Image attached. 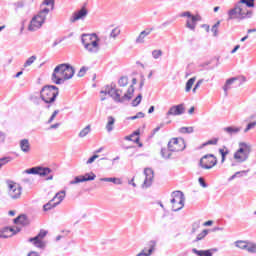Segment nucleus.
Masks as SVG:
<instances>
[{"label": "nucleus", "mask_w": 256, "mask_h": 256, "mask_svg": "<svg viewBox=\"0 0 256 256\" xmlns=\"http://www.w3.org/2000/svg\"><path fill=\"white\" fill-rule=\"evenodd\" d=\"M247 7H255V0H240L233 8L228 10L227 21H245V19L253 18V10H249Z\"/></svg>", "instance_id": "1"}, {"label": "nucleus", "mask_w": 256, "mask_h": 256, "mask_svg": "<svg viewBox=\"0 0 256 256\" xmlns=\"http://www.w3.org/2000/svg\"><path fill=\"white\" fill-rule=\"evenodd\" d=\"M134 85H137V78L132 79V85H130L124 95L123 90L116 89L115 85H106L100 91V95H109V97H111L115 103H125L126 101H131V99H133V95L135 93Z\"/></svg>", "instance_id": "2"}, {"label": "nucleus", "mask_w": 256, "mask_h": 256, "mask_svg": "<svg viewBox=\"0 0 256 256\" xmlns=\"http://www.w3.org/2000/svg\"><path fill=\"white\" fill-rule=\"evenodd\" d=\"M75 75V68L71 64L63 63L59 64L54 68L51 79L55 85H63L65 81L73 79Z\"/></svg>", "instance_id": "3"}, {"label": "nucleus", "mask_w": 256, "mask_h": 256, "mask_svg": "<svg viewBox=\"0 0 256 256\" xmlns=\"http://www.w3.org/2000/svg\"><path fill=\"white\" fill-rule=\"evenodd\" d=\"M50 11L51 10L49 8H43L37 15L33 16L28 25V31H39V29H41V27H43L45 24V21H47V16L49 15Z\"/></svg>", "instance_id": "4"}, {"label": "nucleus", "mask_w": 256, "mask_h": 256, "mask_svg": "<svg viewBox=\"0 0 256 256\" xmlns=\"http://www.w3.org/2000/svg\"><path fill=\"white\" fill-rule=\"evenodd\" d=\"M81 41L88 53H99V38L97 34H83Z\"/></svg>", "instance_id": "5"}, {"label": "nucleus", "mask_w": 256, "mask_h": 256, "mask_svg": "<svg viewBox=\"0 0 256 256\" xmlns=\"http://www.w3.org/2000/svg\"><path fill=\"white\" fill-rule=\"evenodd\" d=\"M59 95V88L53 85H46L42 87L40 90V99L44 101V103L50 104L55 103V99Z\"/></svg>", "instance_id": "6"}, {"label": "nucleus", "mask_w": 256, "mask_h": 256, "mask_svg": "<svg viewBox=\"0 0 256 256\" xmlns=\"http://www.w3.org/2000/svg\"><path fill=\"white\" fill-rule=\"evenodd\" d=\"M171 197L170 203L172 204V211H181V209L185 207V194L181 191H174Z\"/></svg>", "instance_id": "7"}, {"label": "nucleus", "mask_w": 256, "mask_h": 256, "mask_svg": "<svg viewBox=\"0 0 256 256\" xmlns=\"http://www.w3.org/2000/svg\"><path fill=\"white\" fill-rule=\"evenodd\" d=\"M249 153H251V145L245 143V142H240L239 143V149L238 151L234 154V159L238 161V163H243L249 159Z\"/></svg>", "instance_id": "8"}, {"label": "nucleus", "mask_w": 256, "mask_h": 256, "mask_svg": "<svg viewBox=\"0 0 256 256\" xmlns=\"http://www.w3.org/2000/svg\"><path fill=\"white\" fill-rule=\"evenodd\" d=\"M179 17H186V28L190 31H195L197 22L201 21V15H192L190 11L180 13Z\"/></svg>", "instance_id": "9"}, {"label": "nucleus", "mask_w": 256, "mask_h": 256, "mask_svg": "<svg viewBox=\"0 0 256 256\" xmlns=\"http://www.w3.org/2000/svg\"><path fill=\"white\" fill-rule=\"evenodd\" d=\"M47 233H49L47 230H40L37 236L33 238H29V243H32L34 247H37V249H45L47 247V242L43 241L45 237H47Z\"/></svg>", "instance_id": "10"}, {"label": "nucleus", "mask_w": 256, "mask_h": 256, "mask_svg": "<svg viewBox=\"0 0 256 256\" xmlns=\"http://www.w3.org/2000/svg\"><path fill=\"white\" fill-rule=\"evenodd\" d=\"M215 165H217V157L213 154H206L199 161V167H201V169H213Z\"/></svg>", "instance_id": "11"}, {"label": "nucleus", "mask_w": 256, "mask_h": 256, "mask_svg": "<svg viewBox=\"0 0 256 256\" xmlns=\"http://www.w3.org/2000/svg\"><path fill=\"white\" fill-rule=\"evenodd\" d=\"M53 170L50 168H43L41 166L32 167L23 171L25 175H39L40 177H47V175H51Z\"/></svg>", "instance_id": "12"}, {"label": "nucleus", "mask_w": 256, "mask_h": 256, "mask_svg": "<svg viewBox=\"0 0 256 256\" xmlns=\"http://www.w3.org/2000/svg\"><path fill=\"white\" fill-rule=\"evenodd\" d=\"M185 140L183 138H172L168 142V148L172 153H179V151H185Z\"/></svg>", "instance_id": "13"}, {"label": "nucleus", "mask_w": 256, "mask_h": 256, "mask_svg": "<svg viewBox=\"0 0 256 256\" xmlns=\"http://www.w3.org/2000/svg\"><path fill=\"white\" fill-rule=\"evenodd\" d=\"M22 188L15 182H8V195L12 199H20Z\"/></svg>", "instance_id": "14"}, {"label": "nucleus", "mask_w": 256, "mask_h": 256, "mask_svg": "<svg viewBox=\"0 0 256 256\" xmlns=\"http://www.w3.org/2000/svg\"><path fill=\"white\" fill-rule=\"evenodd\" d=\"M96 177L97 175L93 172L86 173L84 175L76 176L69 182V185H77L79 183H85L86 181H95Z\"/></svg>", "instance_id": "15"}, {"label": "nucleus", "mask_w": 256, "mask_h": 256, "mask_svg": "<svg viewBox=\"0 0 256 256\" xmlns=\"http://www.w3.org/2000/svg\"><path fill=\"white\" fill-rule=\"evenodd\" d=\"M183 113H185V106L183 104H178L169 108L166 117H177L183 115Z\"/></svg>", "instance_id": "16"}, {"label": "nucleus", "mask_w": 256, "mask_h": 256, "mask_svg": "<svg viewBox=\"0 0 256 256\" xmlns=\"http://www.w3.org/2000/svg\"><path fill=\"white\" fill-rule=\"evenodd\" d=\"M144 175H145V179H144L143 187H146V188L151 187V185H153V179L155 177L153 169L145 168Z\"/></svg>", "instance_id": "17"}, {"label": "nucleus", "mask_w": 256, "mask_h": 256, "mask_svg": "<svg viewBox=\"0 0 256 256\" xmlns=\"http://www.w3.org/2000/svg\"><path fill=\"white\" fill-rule=\"evenodd\" d=\"M89 11L87 8L82 7L80 10L73 13L72 17L70 18L71 23H75L77 21H81L87 17Z\"/></svg>", "instance_id": "18"}, {"label": "nucleus", "mask_w": 256, "mask_h": 256, "mask_svg": "<svg viewBox=\"0 0 256 256\" xmlns=\"http://www.w3.org/2000/svg\"><path fill=\"white\" fill-rule=\"evenodd\" d=\"M237 81H239V77H232V78H229L228 80H226V83L223 86V91H224L225 97H227V95H229V90L233 89V85H235V83H237Z\"/></svg>", "instance_id": "19"}, {"label": "nucleus", "mask_w": 256, "mask_h": 256, "mask_svg": "<svg viewBox=\"0 0 256 256\" xmlns=\"http://www.w3.org/2000/svg\"><path fill=\"white\" fill-rule=\"evenodd\" d=\"M148 35H151V30L149 29L143 30L142 32H140L139 36L136 38L135 43L137 45H141L145 43V37H147Z\"/></svg>", "instance_id": "20"}, {"label": "nucleus", "mask_w": 256, "mask_h": 256, "mask_svg": "<svg viewBox=\"0 0 256 256\" xmlns=\"http://www.w3.org/2000/svg\"><path fill=\"white\" fill-rule=\"evenodd\" d=\"M20 149L23 153H30L31 152V144L29 143L28 139L20 140Z\"/></svg>", "instance_id": "21"}, {"label": "nucleus", "mask_w": 256, "mask_h": 256, "mask_svg": "<svg viewBox=\"0 0 256 256\" xmlns=\"http://www.w3.org/2000/svg\"><path fill=\"white\" fill-rule=\"evenodd\" d=\"M115 129V118L113 116L107 117V123H106V131L107 133H111Z\"/></svg>", "instance_id": "22"}, {"label": "nucleus", "mask_w": 256, "mask_h": 256, "mask_svg": "<svg viewBox=\"0 0 256 256\" xmlns=\"http://www.w3.org/2000/svg\"><path fill=\"white\" fill-rule=\"evenodd\" d=\"M65 190H61L55 194L52 200L56 201V205H60L63 199H65Z\"/></svg>", "instance_id": "23"}, {"label": "nucleus", "mask_w": 256, "mask_h": 256, "mask_svg": "<svg viewBox=\"0 0 256 256\" xmlns=\"http://www.w3.org/2000/svg\"><path fill=\"white\" fill-rule=\"evenodd\" d=\"M192 253L198 256H213V250H197L196 248H193Z\"/></svg>", "instance_id": "24"}, {"label": "nucleus", "mask_w": 256, "mask_h": 256, "mask_svg": "<svg viewBox=\"0 0 256 256\" xmlns=\"http://www.w3.org/2000/svg\"><path fill=\"white\" fill-rule=\"evenodd\" d=\"M223 131L225 133H228V135H237V133L241 132V127L229 126V127L223 128Z\"/></svg>", "instance_id": "25"}, {"label": "nucleus", "mask_w": 256, "mask_h": 256, "mask_svg": "<svg viewBox=\"0 0 256 256\" xmlns=\"http://www.w3.org/2000/svg\"><path fill=\"white\" fill-rule=\"evenodd\" d=\"M100 181L104 182V183H114V185H122L123 181H121V179L119 178H100Z\"/></svg>", "instance_id": "26"}, {"label": "nucleus", "mask_w": 256, "mask_h": 256, "mask_svg": "<svg viewBox=\"0 0 256 256\" xmlns=\"http://www.w3.org/2000/svg\"><path fill=\"white\" fill-rule=\"evenodd\" d=\"M172 155H173V151H171L169 148H162L161 149V157L163 159H171Z\"/></svg>", "instance_id": "27"}, {"label": "nucleus", "mask_w": 256, "mask_h": 256, "mask_svg": "<svg viewBox=\"0 0 256 256\" xmlns=\"http://www.w3.org/2000/svg\"><path fill=\"white\" fill-rule=\"evenodd\" d=\"M195 81H197V77H192L186 82V87H185L186 93H189V91L193 89V85H195Z\"/></svg>", "instance_id": "28"}, {"label": "nucleus", "mask_w": 256, "mask_h": 256, "mask_svg": "<svg viewBox=\"0 0 256 256\" xmlns=\"http://www.w3.org/2000/svg\"><path fill=\"white\" fill-rule=\"evenodd\" d=\"M14 223L20 224V225H27L28 220L26 215H20L17 218L14 219Z\"/></svg>", "instance_id": "29"}, {"label": "nucleus", "mask_w": 256, "mask_h": 256, "mask_svg": "<svg viewBox=\"0 0 256 256\" xmlns=\"http://www.w3.org/2000/svg\"><path fill=\"white\" fill-rule=\"evenodd\" d=\"M57 205L59 204H57V202H55V200L52 199L43 206V209L44 211H51V209H54V207H57Z\"/></svg>", "instance_id": "30"}, {"label": "nucleus", "mask_w": 256, "mask_h": 256, "mask_svg": "<svg viewBox=\"0 0 256 256\" xmlns=\"http://www.w3.org/2000/svg\"><path fill=\"white\" fill-rule=\"evenodd\" d=\"M90 133H91V125H87L84 129H82L79 132L78 137L83 139V137H87V135L90 134Z\"/></svg>", "instance_id": "31"}, {"label": "nucleus", "mask_w": 256, "mask_h": 256, "mask_svg": "<svg viewBox=\"0 0 256 256\" xmlns=\"http://www.w3.org/2000/svg\"><path fill=\"white\" fill-rule=\"evenodd\" d=\"M221 25V20H218L211 28V32L213 33V37L219 36V26Z\"/></svg>", "instance_id": "32"}, {"label": "nucleus", "mask_w": 256, "mask_h": 256, "mask_svg": "<svg viewBox=\"0 0 256 256\" xmlns=\"http://www.w3.org/2000/svg\"><path fill=\"white\" fill-rule=\"evenodd\" d=\"M235 245H236V247H238V249H243V250L247 251V249L249 247V242H245L243 240H238L235 242Z\"/></svg>", "instance_id": "33"}, {"label": "nucleus", "mask_w": 256, "mask_h": 256, "mask_svg": "<svg viewBox=\"0 0 256 256\" xmlns=\"http://www.w3.org/2000/svg\"><path fill=\"white\" fill-rule=\"evenodd\" d=\"M119 35H121V29H119V27L112 29L110 32L111 39H117V37H119Z\"/></svg>", "instance_id": "34"}, {"label": "nucleus", "mask_w": 256, "mask_h": 256, "mask_svg": "<svg viewBox=\"0 0 256 256\" xmlns=\"http://www.w3.org/2000/svg\"><path fill=\"white\" fill-rule=\"evenodd\" d=\"M118 85H119V87H127V85H129V78L122 76L118 80Z\"/></svg>", "instance_id": "35"}, {"label": "nucleus", "mask_w": 256, "mask_h": 256, "mask_svg": "<svg viewBox=\"0 0 256 256\" xmlns=\"http://www.w3.org/2000/svg\"><path fill=\"white\" fill-rule=\"evenodd\" d=\"M35 61H37V56H31L29 57L26 62L24 63V67H31L32 64L35 63Z\"/></svg>", "instance_id": "36"}, {"label": "nucleus", "mask_w": 256, "mask_h": 256, "mask_svg": "<svg viewBox=\"0 0 256 256\" xmlns=\"http://www.w3.org/2000/svg\"><path fill=\"white\" fill-rule=\"evenodd\" d=\"M194 129L193 127H181L179 129V133H183V134H190V133H193Z\"/></svg>", "instance_id": "37"}, {"label": "nucleus", "mask_w": 256, "mask_h": 256, "mask_svg": "<svg viewBox=\"0 0 256 256\" xmlns=\"http://www.w3.org/2000/svg\"><path fill=\"white\" fill-rule=\"evenodd\" d=\"M152 57L153 59H160V57H163V51L162 50H153L152 51Z\"/></svg>", "instance_id": "38"}, {"label": "nucleus", "mask_w": 256, "mask_h": 256, "mask_svg": "<svg viewBox=\"0 0 256 256\" xmlns=\"http://www.w3.org/2000/svg\"><path fill=\"white\" fill-rule=\"evenodd\" d=\"M143 99V96L139 94L133 101H132V107H137L141 104V100Z\"/></svg>", "instance_id": "39"}, {"label": "nucleus", "mask_w": 256, "mask_h": 256, "mask_svg": "<svg viewBox=\"0 0 256 256\" xmlns=\"http://www.w3.org/2000/svg\"><path fill=\"white\" fill-rule=\"evenodd\" d=\"M209 231L208 230H203L200 234L197 235L195 241H201V239H205L207 237Z\"/></svg>", "instance_id": "40"}, {"label": "nucleus", "mask_w": 256, "mask_h": 256, "mask_svg": "<svg viewBox=\"0 0 256 256\" xmlns=\"http://www.w3.org/2000/svg\"><path fill=\"white\" fill-rule=\"evenodd\" d=\"M247 251H248V253H256V244L248 242Z\"/></svg>", "instance_id": "41"}, {"label": "nucleus", "mask_w": 256, "mask_h": 256, "mask_svg": "<svg viewBox=\"0 0 256 256\" xmlns=\"http://www.w3.org/2000/svg\"><path fill=\"white\" fill-rule=\"evenodd\" d=\"M255 127H256V121L249 123L244 129V133H249V131H251V129H255Z\"/></svg>", "instance_id": "42"}, {"label": "nucleus", "mask_w": 256, "mask_h": 256, "mask_svg": "<svg viewBox=\"0 0 256 256\" xmlns=\"http://www.w3.org/2000/svg\"><path fill=\"white\" fill-rule=\"evenodd\" d=\"M87 71H89V68L86 67V66H83V67L79 70V72H78V74H77V77H85V73H87Z\"/></svg>", "instance_id": "43"}, {"label": "nucleus", "mask_w": 256, "mask_h": 256, "mask_svg": "<svg viewBox=\"0 0 256 256\" xmlns=\"http://www.w3.org/2000/svg\"><path fill=\"white\" fill-rule=\"evenodd\" d=\"M247 173H249V171H240V172H236L234 175H232L228 181H233V179H235L237 177V175H247Z\"/></svg>", "instance_id": "44"}, {"label": "nucleus", "mask_w": 256, "mask_h": 256, "mask_svg": "<svg viewBox=\"0 0 256 256\" xmlns=\"http://www.w3.org/2000/svg\"><path fill=\"white\" fill-rule=\"evenodd\" d=\"M203 81H204L203 79H200L197 81L194 88L192 89L193 93H197V89H199V87H201V85H203Z\"/></svg>", "instance_id": "45"}, {"label": "nucleus", "mask_w": 256, "mask_h": 256, "mask_svg": "<svg viewBox=\"0 0 256 256\" xmlns=\"http://www.w3.org/2000/svg\"><path fill=\"white\" fill-rule=\"evenodd\" d=\"M219 153H220V155L222 156L221 162H222V163H225V156L229 155V151H225V150H223V149H220V150H219Z\"/></svg>", "instance_id": "46"}, {"label": "nucleus", "mask_w": 256, "mask_h": 256, "mask_svg": "<svg viewBox=\"0 0 256 256\" xmlns=\"http://www.w3.org/2000/svg\"><path fill=\"white\" fill-rule=\"evenodd\" d=\"M95 159H99V155L95 154L93 155L92 157H90L87 162H86V165H91V163H94L95 162Z\"/></svg>", "instance_id": "47"}, {"label": "nucleus", "mask_w": 256, "mask_h": 256, "mask_svg": "<svg viewBox=\"0 0 256 256\" xmlns=\"http://www.w3.org/2000/svg\"><path fill=\"white\" fill-rule=\"evenodd\" d=\"M57 115H59V110H55V111L52 113L51 117H50L49 120H48V123H53V121H55V117H57Z\"/></svg>", "instance_id": "48"}, {"label": "nucleus", "mask_w": 256, "mask_h": 256, "mask_svg": "<svg viewBox=\"0 0 256 256\" xmlns=\"http://www.w3.org/2000/svg\"><path fill=\"white\" fill-rule=\"evenodd\" d=\"M198 181H199L200 186L203 187V189H207L208 185H207V183L205 182V179H203V177H200V178L198 179Z\"/></svg>", "instance_id": "49"}, {"label": "nucleus", "mask_w": 256, "mask_h": 256, "mask_svg": "<svg viewBox=\"0 0 256 256\" xmlns=\"http://www.w3.org/2000/svg\"><path fill=\"white\" fill-rule=\"evenodd\" d=\"M125 140L126 141H134V143H139V137H136L135 139H133V135L132 134L130 136H126Z\"/></svg>", "instance_id": "50"}, {"label": "nucleus", "mask_w": 256, "mask_h": 256, "mask_svg": "<svg viewBox=\"0 0 256 256\" xmlns=\"http://www.w3.org/2000/svg\"><path fill=\"white\" fill-rule=\"evenodd\" d=\"M43 5H47V6L52 5V9H53V7L55 6V0H44Z\"/></svg>", "instance_id": "51"}, {"label": "nucleus", "mask_w": 256, "mask_h": 256, "mask_svg": "<svg viewBox=\"0 0 256 256\" xmlns=\"http://www.w3.org/2000/svg\"><path fill=\"white\" fill-rule=\"evenodd\" d=\"M207 145H217V139L207 141L203 144V147H207Z\"/></svg>", "instance_id": "52"}, {"label": "nucleus", "mask_w": 256, "mask_h": 256, "mask_svg": "<svg viewBox=\"0 0 256 256\" xmlns=\"http://www.w3.org/2000/svg\"><path fill=\"white\" fill-rule=\"evenodd\" d=\"M23 183H27V185H33V178H24Z\"/></svg>", "instance_id": "53"}, {"label": "nucleus", "mask_w": 256, "mask_h": 256, "mask_svg": "<svg viewBox=\"0 0 256 256\" xmlns=\"http://www.w3.org/2000/svg\"><path fill=\"white\" fill-rule=\"evenodd\" d=\"M197 229H199V223H194L192 225V233H196Z\"/></svg>", "instance_id": "54"}, {"label": "nucleus", "mask_w": 256, "mask_h": 256, "mask_svg": "<svg viewBox=\"0 0 256 256\" xmlns=\"http://www.w3.org/2000/svg\"><path fill=\"white\" fill-rule=\"evenodd\" d=\"M6 163H8L7 158H1V159H0V169H1V167H2L3 165H6Z\"/></svg>", "instance_id": "55"}, {"label": "nucleus", "mask_w": 256, "mask_h": 256, "mask_svg": "<svg viewBox=\"0 0 256 256\" xmlns=\"http://www.w3.org/2000/svg\"><path fill=\"white\" fill-rule=\"evenodd\" d=\"M0 143H5V133L0 131Z\"/></svg>", "instance_id": "56"}, {"label": "nucleus", "mask_w": 256, "mask_h": 256, "mask_svg": "<svg viewBox=\"0 0 256 256\" xmlns=\"http://www.w3.org/2000/svg\"><path fill=\"white\" fill-rule=\"evenodd\" d=\"M136 117H137V119H143V117H145V113H143V112H138V113L136 114Z\"/></svg>", "instance_id": "57"}, {"label": "nucleus", "mask_w": 256, "mask_h": 256, "mask_svg": "<svg viewBox=\"0 0 256 256\" xmlns=\"http://www.w3.org/2000/svg\"><path fill=\"white\" fill-rule=\"evenodd\" d=\"M240 48H241L240 45H236V46L234 47V49H232L231 53H232V54L237 53V51H239Z\"/></svg>", "instance_id": "58"}, {"label": "nucleus", "mask_w": 256, "mask_h": 256, "mask_svg": "<svg viewBox=\"0 0 256 256\" xmlns=\"http://www.w3.org/2000/svg\"><path fill=\"white\" fill-rule=\"evenodd\" d=\"M211 225H213V221L212 220L206 221L204 223V227H211Z\"/></svg>", "instance_id": "59"}, {"label": "nucleus", "mask_w": 256, "mask_h": 256, "mask_svg": "<svg viewBox=\"0 0 256 256\" xmlns=\"http://www.w3.org/2000/svg\"><path fill=\"white\" fill-rule=\"evenodd\" d=\"M202 27L206 30L207 33L211 31V27L207 24L202 25Z\"/></svg>", "instance_id": "60"}, {"label": "nucleus", "mask_w": 256, "mask_h": 256, "mask_svg": "<svg viewBox=\"0 0 256 256\" xmlns=\"http://www.w3.org/2000/svg\"><path fill=\"white\" fill-rule=\"evenodd\" d=\"M128 183L129 185H132V187H137V184H135V178H132Z\"/></svg>", "instance_id": "61"}, {"label": "nucleus", "mask_w": 256, "mask_h": 256, "mask_svg": "<svg viewBox=\"0 0 256 256\" xmlns=\"http://www.w3.org/2000/svg\"><path fill=\"white\" fill-rule=\"evenodd\" d=\"M59 125H61V124H59V123L53 124L50 126V129H58Z\"/></svg>", "instance_id": "62"}, {"label": "nucleus", "mask_w": 256, "mask_h": 256, "mask_svg": "<svg viewBox=\"0 0 256 256\" xmlns=\"http://www.w3.org/2000/svg\"><path fill=\"white\" fill-rule=\"evenodd\" d=\"M28 256H39V254L35 251H32L28 254Z\"/></svg>", "instance_id": "63"}, {"label": "nucleus", "mask_w": 256, "mask_h": 256, "mask_svg": "<svg viewBox=\"0 0 256 256\" xmlns=\"http://www.w3.org/2000/svg\"><path fill=\"white\" fill-rule=\"evenodd\" d=\"M247 33H256V28H253V29H248L247 30Z\"/></svg>", "instance_id": "64"}]
</instances>
